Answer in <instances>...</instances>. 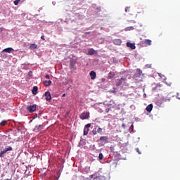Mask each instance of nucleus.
I'll use <instances>...</instances> for the list:
<instances>
[{"mask_svg":"<svg viewBox=\"0 0 180 180\" xmlns=\"http://www.w3.org/2000/svg\"><path fill=\"white\" fill-rule=\"evenodd\" d=\"M126 81H127V77H121L120 79H117L116 86H120V85H122V84H124Z\"/></svg>","mask_w":180,"mask_h":180,"instance_id":"nucleus-1","label":"nucleus"},{"mask_svg":"<svg viewBox=\"0 0 180 180\" xmlns=\"http://www.w3.org/2000/svg\"><path fill=\"white\" fill-rule=\"evenodd\" d=\"M80 119L82 120H85L86 119H89V112H82L80 116H79Z\"/></svg>","mask_w":180,"mask_h":180,"instance_id":"nucleus-2","label":"nucleus"},{"mask_svg":"<svg viewBox=\"0 0 180 180\" xmlns=\"http://www.w3.org/2000/svg\"><path fill=\"white\" fill-rule=\"evenodd\" d=\"M44 129V125H43V124L37 125L34 128V131L35 133H39V131H41V130H43Z\"/></svg>","mask_w":180,"mask_h":180,"instance_id":"nucleus-3","label":"nucleus"},{"mask_svg":"<svg viewBox=\"0 0 180 180\" xmlns=\"http://www.w3.org/2000/svg\"><path fill=\"white\" fill-rule=\"evenodd\" d=\"M27 109L30 113H33V112H35L36 109H37V107L36 105H33L27 106Z\"/></svg>","mask_w":180,"mask_h":180,"instance_id":"nucleus-4","label":"nucleus"},{"mask_svg":"<svg viewBox=\"0 0 180 180\" xmlns=\"http://www.w3.org/2000/svg\"><path fill=\"white\" fill-rule=\"evenodd\" d=\"M90 127H91V124H87L85 125L84 129V136H88V131H89Z\"/></svg>","mask_w":180,"mask_h":180,"instance_id":"nucleus-5","label":"nucleus"},{"mask_svg":"<svg viewBox=\"0 0 180 180\" xmlns=\"http://www.w3.org/2000/svg\"><path fill=\"white\" fill-rule=\"evenodd\" d=\"M100 141H102L104 144L109 143V137L108 136H101L99 139Z\"/></svg>","mask_w":180,"mask_h":180,"instance_id":"nucleus-6","label":"nucleus"},{"mask_svg":"<svg viewBox=\"0 0 180 180\" xmlns=\"http://www.w3.org/2000/svg\"><path fill=\"white\" fill-rule=\"evenodd\" d=\"M45 99L47 101H51V94H50V91L45 92Z\"/></svg>","mask_w":180,"mask_h":180,"instance_id":"nucleus-7","label":"nucleus"},{"mask_svg":"<svg viewBox=\"0 0 180 180\" xmlns=\"http://www.w3.org/2000/svg\"><path fill=\"white\" fill-rule=\"evenodd\" d=\"M127 46L129 47V49H131V50H134L136 49V45L131 42H127Z\"/></svg>","mask_w":180,"mask_h":180,"instance_id":"nucleus-8","label":"nucleus"},{"mask_svg":"<svg viewBox=\"0 0 180 180\" xmlns=\"http://www.w3.org/2000/svg\"><path fill=\"white\" fill-rule=\"evenodd\" d=\"M89 75L91 77V79H95L96 78V72H95V71L90 72Z\"/></svg>","mask_w":180,"mask_h":180,"instance_id":"nucleus-9","label":"nucleus"},{"mask_svg":"<svg viewBox=\"0 0 180 180\" xmlns=\"http://www.w3.org/2000/svg\"><path fill=\"white\" fill-rule=\"evenodd\" d=\"M96 53V51H95V49H90L88 51L89 56H94V54H95Z\"/></svg>","mask_w":180,"mask_h":180,"instance_id":"nucleus-10","label":"nucleus"},{"mask_svg":"<svg viewBox=\"0 0 180 180\" xmlns=\"http://www.w3.org/2000/svg\"><path fill=\"white\" fill-rule=\"evenodd\" d=\"M51 80H49V81H47V80H44V82H43V84H44V86H50V85H51Z\"/></svg>","mask_w":180,"mask_h":180,"instance_id":"nucleus-11","label":"nucleus"},{"mask_svg":"<svg viewBox=\"0 0 180 180\" xmlns=\"http://www.w3.org/2000/svg\"><path fill=\"white\" fill-rule=\"evenodd\" d=\"M153 104H149L147 107H146V110L147 112H148L149 113H151V110H153Z\"/></svg>","mask_w":180,"mask_h":180,"instance_id":"nucleus-12","label":"nucleus"},{"mask_svg":"<svg viewBox=\"0 0 180 180\" xmlns=\"http://www.w3.org/2000/svg\"><path fill=\"white\" fill-rule=\"evenodd\" d=\"M114 44H116L117 46H120V44H122V39H115Z\"/></svg>","mask_w":180,"mask_h":180,"instance_id":"nucleus-13","label":"nucleus"},{"mask_svg":"<svg viewBox=\"0 0 180 180\" xmlns=\"http://www.w3.org/2000/svg\"><path fill=\"white\" fill-rule=\"evenodd\" d=\"M13 51V49L12 48H6L3 50V53H12Z\"/></svg>","mask_w":180,"mask_h":180,"instance_id":"nucleus-14","label":"nucleus"},{"mask_svg":"<svg viewBox=\"0 0 180 180\" xmlns=\"http://www.w3.org/2000/svg\"><path fill=\"white\" fill-rule=\"evenodd\" d=\"M151 43L152 41L150 39H145L144 41V44H146V46H151Z\"/></svg>","mask_w":180,"mask_h":180,"instance_id":"nucleus-15","label":"nucleus"},{"mask_svg":"<svg viewBox=\"0 0 180 180\" xmlns=\"http://www.w3.org/2000/svg\"><path fill=\"white\" fill-rule=\"evenodd\" d=\"M38 89H39L36 86L33 87L32 91L33 95H36L37 94Z\"/></svg>","mask_w":180,"mask_h":180,"instance_id":"nucleus-16","label":"nucleus"},{"mask_svg":"<svg viewBox=\"0 0 180 180\" xmlns=\"http://www.w3.org/2000/svg\"><path fill=\"white\" fill-rule=\"evenodd\" d=\"M130 30H134V27L130 26L125 28V32H130Z\"/></svg>","mask_w":180,"mask_h":180,"instance_id":"nucleus-17","label":"nucleus"},{"mask_svg":"<svg viewBox=\"0 0 180 180\" xmlns=\"http://www.w3.org/2000/svg\"><path fill=\"white\" fill-rule=\"evenodd\" d=\"M30 49L31 50H34V49H37V45H36V44H32L30 46Z\"/></svg>","mask_w":180,"mask_h":180,"instance_id":"nucleus-18","label":"nucleus"},{"mask_svg":"<svg viewBox=\"0 0 180 180\" xmlns=\"http://www.w3.org/2000/svg\"><path fill=\"white\" fill-rule=\"evenodd\" d=\"M4 154H6V150L5 149L0 152V158L4 157Z\"/></svg>","mask_w":180,"mask_h":180,"instance_id":"nucleus-19","label":"nucleus"},{"mask_svg":"<svg viewBox=\"0 0 180 180\" xmlns=\"http://www.w3.org/2000/svg\"><path fill=\"white\" fill-rule=\"evenodd\" d=\"M13 148L11 146H8L4 149L6 150V153H8V151H12Z\"/></svg>","mask_w":180,"mask_h":180,"instance_id":"nucleus-20","label":"nucleus"},{"mask_svg":"<svg viewBox=\"0 0 180 180\" xmlns=\"http://www.w3.org/2000/svg\"><path fill=\"white\" fill-rule=\"evenodd\" d=\"M8 123V122L6 120H3L1 121V122L0 123V126H6V124Z\"/></svg>","mask_w":180,"mask_h":180,"instance_id":"nucleus-21","label":"nucleus"},{"mask_svg":"<svg viewBox=\"0 0 180 180\" xmlns=\"http://www.w3.org/2000/svg\"><path fill=\"white\" fill-rule=\"evenodd\" d=\"M92 133H93L94 136H96V134H98V131H96V128H94L92 130Z\"/></svg>","mask_w":180,"mask_h":180,"instance_id":"nucleus-22","label":"nucleus"},{"mask_svg":"<svg viewBox=\"0 0 180 180\" xmlns=\"http://www.w3.org/2000/svg\"><path fill=\"white\" fill-rule=\"evenodd\" d=\"M70 67H71V68H75V63L71 61L70 62Z\"/></svg>","mask_w":180,"mask_h":180,"instance_id":"nucleus-23","label":"nucleus"},{"mask_svg":"<svg viewBox=\"0 0 180 180\" xmlns=\"http://www.w3.org/2000/svg\"><path fill=\"white\" fill-rule=\"evenodd\" d=\"M98 158H99L100 160H103V153H99Z\"/></svg>","mask_w":180,"mask_h":180,"instance_id":"nucleus-24","label":"nucleus"},{"mask_svg":"<svg viewBox=\"0 0 180 180\" xmlns=\"http://www.w3.org/2000/svg\"><path fill=\"white\" fill-rule=\"evenodd\" d=\"M19 2H20V0H15V1H14V5L18 6V5H19Z\"/></svg>","mask_w":180,"mask_h":180,"instance_id":"nucleus-25","label":"nucleus"},{"mask_svg":"<svg viewBox=\"0 0 180 180\" xmlns=\"http://www.w3.org/2000/svg\"><path fill=\"white\" fill-rule=\"evenodd\" d=\"M124 11H125L126 13L130 12V6L125 7Z\"/></svg>","mask_w":180,"mask_h":180,"instance_id":"nucleus-26","label":"nucleus"},{"mask_svg":"<svg viewBox=\"0 0 180 180\" xmlns=\"http://www.w3.org/2000/svg\"><path fill=\"white\" fill-rule=\"evenodd\" d=\"M102 131H103L102 128L98 127V129H97V133H98V134H101Z\"/></svg>","mask_w":180,"mask_h":180,"instance_id":"nucleus-27","label":"nucleus"},{"mask_svg":"<svg viewBox=\"0 0 180 180\" xmlns=\"http://www.w3.org/2000/svg\"><path fill=\"white\" fill-rule=\"evenodd\" d=\"M96 11L97 13L101 12V11H102V8L101 7H97V8H96Z\"/></svg>","mask_w":180,"mask_h":180,"instance_id":"nucleus-28","label":"nucleus"},{"mask_svg":"<svg viewBox=\"0 0 180 180\" xmlns=\"http://www.w3.org/2000/svg\"><path fill=\"white\" fill-rule=\"evenodd\" d=\"M45 78H46V79H50V75H46L45 76Z\"/></svg>","mask_w":180,"mask_h":180,"instance_id":"nucleus-29","label":"nucleus"},{"mask_svg":"<svg viewBox=\"0 0 180 180\" xmlns=\"http://www.w3.org/2000/svg\"><path fill=\"white\" fill-rule=\"evenodd\" d=\"M105 112L106 113H109V112H110V108L105 109Z\"/></svg>","mask_w":180,"mask_h":180,"instance_id":"nucleus-30","label":"nucleus"},{"mask_svg":"<svg viewBox=\"0 0 180 180\" xmlns=\"http://www.w3.org/2000/svg\"><path fill=\"white\" fill-rule=\"evenodd\" d=\"M93 180H101V177L97 176V177L94 178Z\"/></svg>","mask_w":180,"mask_h":180,"instance_id":"nucleus-31","label":"nucleus"},{"mask_svg":"<svg viewBox=\"0 0 180 180\" xmlns=\"http://www.w3.org/2000/svg\"><path fill=\"white\" fill-rule=\"evenodd\" d=\"M122 127L124 128V129H126V124L123 123L122 124Z\"/></svg>","mask_w":180,"mask_h":180,"instance_id":"nucleus-32","label":"nucleus"},{"mask_svg":"<svg viewBox=\"0 0 180 180\" xmlns=\"http://www.w3.org/2000/svg\"><path fill=\"white\" fill-rule=\"evenodd\" d=\"M136 151L137 153H139V154H141V152H140V150L139 149V148H136Z\"/></svg>","mask_w":180,"mask_h":180,"instance_id":"nucleus-33","label":"nucleus"},{"mask_svg":"<svg viewBox=\"0 0 180 180\" xmlns=\"http://www.w3.org/2000/svg\"><path fill=\"white\" fill-rule=\"evenodd\" d=\"M109 75H112V77H113V76L115 75V73H112V72H110L109 73Z\"/></svg>","mask_w":180,"mask_h":180,"instance_id":"nucleus-34","label":"nucleus"},{"mask_svg":"<svg viewBox=\"0 0 180 180\" xmlns=\"http://www.w3.org/2000/svg\"><path fill=\"white\" fill-rule=\"evenodd\" d=\"M41 40H45V39H44V35H42V36L41 37Z\"/></svg>","mask_w":180,"mask_h":180,"instance_id":"nucleus-35","label":"nucleus"},{"mask_svg":"<svg viewBox=\"0 0 180 180\" xmlns=\"http://www.w3.org/2000/svg\"><path fill=\"white\" fill-rule=\"evenodd\" d=\"M131 23H136V21L134 20H131Z\"/></svg>","mask_w":180,"mask_h":180,"instance_id":"nucleus-36","label":"nucleus"},{"mask_svg":"<svg viewBox=\"0 0 180 180\" xmlns=\"http://www.w3.org/2000/svg\"><path fill=\"white\" fill-rule=\"evenodd\" d=\"M62 96L63 98L65 97V94H63Z\"/></svg>","mask_w":180,"mask_h":180,"instance_id":"nucleus-37","label":"nucleus"},{"mask_svg":"<svg viewBox=\"0 0 180 180\" xmlns=\"http://www.w3.org/2000/svg\"><path fill=\"white\" fill-rule=\"evenodd\" d=\"M6 180H11V179H6Z\"/></svg>","mask_w":180,"mask_h":180,"instance_id":"nucleus-38","label":"nucleus"},{"mask_svg":"<svg viewBox=\"0 0 180 180\" xmlns=\"http://www.w3.org/2000/svg\"><path fill=\"white\" fill-rule=\"evenodd\" d=\"M86 34H89V32H86Z\"/></svg>","mask_w":180,"mask_h":180,"instance_id":"nucleus-39","label":"nucleus"},{"mask_svg":"<svg viewBox=\"0 0 180 180\" xmlns=\"http://www.w3.org/2000/svg\"><path fill=\"white\" fill-rule=\"evenodd\" d=\"M67 84H68V82H66V85H67Z\"/></svg>","mask_w":180,"mask_h":180,"instance_id":"nucleus-40","label":"nucleus"},{"mask_svg":"<svg viewBox=\"0 0 180 180\" xmlns=\"http://www.w3.org/2000/svg\"><path fill=\"white\" fill-rule=\"evenodd\" d=\"M131 127H133V125H131Z\"/></svg>","mask_w":180,"mask_h":180,"instance_id":"nucleus-41","label":"nucleus"}]
</instances>
